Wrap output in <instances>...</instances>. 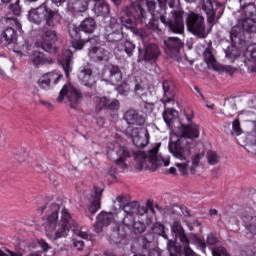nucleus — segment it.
Listing matches in <instances>:
<instances>
[{
	"mask_svg": "<svg viewBox=\"0 0 256 256\" xmlns=\"http://www.w3.org/2000/svg\"><path fill=\"white\" fill-rule=\"evenodd\" d=\"M147 212L150 211L153 215H155V208L153 207V202L151 200H148L146 202Z\"/></svg>",
	"mask_w": 256,
	"mask_h": 256,
	"instance_id": "52",
	"label": "nucleus"
},
{
	"mask_svg": "<svg viewBox=\"0 0 256 256\" xmlns=\"http://www.w3.org/2000/svg\"><path fill=\"white\" fill-rule=\"evenodd\" d=\"M123 79V74L119 66L108 64L101 73V80L109 85H119Z\"/></svg>",
	"mask_w": 256,
	"mask_h": 256,
	"instance_id": "15",
	"label": "nucleus"
},
{
	"mask_svg": "<svg viewBox=\"0 0 256 256\" xmlns=\"http://www.w3.org/2000/svg\"><path fill=\"white\" fill-rule=\"evenodd\" d=\"M133 11H135V6H130L125 9L126 16L121 17V23L126 29H130V31L135 30L136 24L135 19L137 15H133Z\"/></svg>",
	"mask_w": 256,
	"mask_h": 256,
	"instance_id": "27",
	"label": "nucleus"
},
{
	"mask_svg": "<svg viewBox=\"0 0 256 256\" xmlns=\"http://www.w3.org/2000/svg\"><path fill=\"white\" fill-rule=\"evenodd\" d=\"M160 7H166L167 6V0H157Z\"/></svg>",
	"mask_w": 256,
	"mask_h": 256,
	"instance_id": "61",
	"label": "nucleus"
},
{
	"mask_svg": "<svg viewBox=\"0 0 256 256\" xmlns=\"http://www.w3.org/2000/svg\"><path fill=\"white\" fill-rule=\"evenodd\" d=\"M6 23L7 25H12V27H15V29H17L18 31H21V23L19 22V20H17L16 17L6 18Z\"/></svg>",
	"mask_w": 256,
	"mask_h": 256,
	"instance_id": "42",
	"label": "nucleus"
},
{
	"mask_svg": "<svg viewBox=\"0 0 256 256\" xmlns=\"http://www.w3.org/2000/svg\"><path fill=\"white\" fill-rule=\"evenodd\" d=\"M206 243L208 245H215L217 243V237H215L213 234H209L207 236Z\"/></svg>",
	"mask_w": 256,
	"mask_h": 256,
	"instance_id": "51",
	"label": "nucleus"
},
{
	"mask_svg": "<svg viewBox=\"0 0 256 256\" xmlns=\"http://www.w3.org/2000/svg\"><path fill=\"white\" fill-rule=\"evenodd\" d=\"M116 203L120 205L123 209L125 208V205H127V197L125 196H117L115 199Z\"/></svg>",
	"mask_w": 256,
	"mask_h": 256,
	"instance_id": "47",
	"label": "nucleus"
},
{
	"mask_svg": "<svg viewBox=\"0 0 256 256\" xmlns=\"http://www.w3.org/2000/svg\"><path fill=\"white\" fill-rule=\"evenodd\" d=\"M76 235L78 237H81V239H89V234L87 232L83 231V230H78L76 232Z\"/></svg>",
	"mask_w": 256,
	"mask_h": 256,
	"instance_id": "53",
	"label": "nucleus"
},
{
	"mask_svg": "<svg viewBox=\"0 0 256 256\" xmlns=\"http://www.w3.org/2000/svg\"><path fill=\"white\" fill-rule=\"evenodd\" d=\"M119 107H120L119 100L115 98H108L106 109H109V111H119Z\"/></svg>",
	"mask_w": 256,
	"mask_h": 256,
	"instance_id": "37",
	"label": "nucleus"
},
{
	"mask_svg": "<svg viewBox=\"0 0 256 256\" xmlns=\"http://www.w3.org/2000/svg\"><path fill=\"white\" fill-rule=\"evenodd\" d=\"M28 20L35 25H41L45 21L48 27H56L61 21V14L58 11L51 10L47 4L43 3L37 8H31L28 12Z\"/></svg>",
	"mask_w": 256,
	"mask_h": 256,
	"instance_id": "6",
	"label": "nucleus"
},
{
	"mask_svg": "<svg viewBox=\"0 0 256 256\" xmlns=\"http://www.w3.org/2000/svg\"><path fill=\"white\" fill-rule=\"evenodd\" d=\"M206 157L209 165H217L219 163V155L213 150L208 151Z\"/></svg>",
	"mask_w": 256,
	"mask_h": 256,
	"instance_id": "36",
	"label": "nucleus"
},
{
	"mask_svg": "<svg viewBox=\"0 0 256 256\" xmlns=\"http://www.w3.org/2000/svg\"><path fill=\"white\" fill-rule=\"evenodd\" d=\"M84 45L88 47V57L95 63L107 61L111 55L103 46L99 45V37L97 36L89 38L88 40L81 39L72 41V47L76 51H81Z\"/></svg>",
	"mask_w": 256,
	"mask_h": 256,
	"instance_id": "5",
	"label": "nucleus"
},
{
	"mask_svg": "<svg viewBox=\"0 0 256 256\" xmlns=\"http://www.w3.org/2000/svg\"><path fill=\"white\" fill-rule=\"evenodd\" d=\"M29 61L34 67H41V65H53L54 61L51 57H46L41 51H34L29 56Z\"/></svg>",
	"mask_w": 256,
	"mask_h": 256,
	"instance_id": "25",
	"label": "nucleus"
},
{
	"mask_svg": "<svg viewBox=\"0 0 256 256\" xmlns=\"http://www.w3.org/2000/svg\"><path fill=\"white\" fill-rule=\"evenodd\" d=\"M161 55V50L157 44H148L144 47V50L139 48L138 61H146L147 63H155Z\"/></svg>",
	"mask_w": 256,
	"mask_h": 256,
	"instance_id": "19",
	"label": "nucleus"
},
{
	"mask_svg": "<svg viewBox=\"0 0 256 256\" xmlns=\"http://www.w3.org/2000/svg\"><path fill=\"white\" fill-rule=\"evenodd\" d=\"M243 223L249 233L256 235V216H244Z\"/></svg>",
	"mask_w": 256,
	"mask_h": 256,
	"instance_id": "32",
	"label": "nucleus"
},
{
	"mask_svg": "<svg viewBox=\"0 0 256 256\" xmlns=\"http://www.w3.org/2000/svg\"><path fill=\"white\" fill-rule=\"evenodd\" d=\"M146 6H147L148 11L151 13V15H153V11H155V1L147 0Z\"/></svg>",
	"mask_w": 256,
	"mask_h": 256,
	"instance_id": "49",
	"label": "nucleus"
},
{
	"mask_svg": "<svg viewBox=\"0 0 256 256\" xmlns=\"http://www.w3.org/2000/svg\"><path fill=\"white\" fill-rule=\"evenodd\" d=\"M67 0H52V3H54L55 5H63V3H65Z\"/></svg>",
	"mask_w": 256,
	"mask_h": 256,
	"instance_id": "60",
	"label": "nucleus"
},
{
	"mask_svg": "<svg viewBox=\"0 0 256 256\" xmlns=\"http://www.w3.org/2000/svg\"><path fill=\"white\" fill-rule=\"evenodd\" d=\"M65 97L68 99V103L72 109H77V105L83 101L81 90L71 84L63 86L58 96V101L61 103Z\"/></svg>",
	"mask_w": 256,
	"mask_h": 256,
	"instance_id": "12",
	"label": "nucleus"
},
{
	"mask_svg": "<svg viewBox=\"0 0 256 256\" xmlns=\"http://www.w3.org/2000/svg\"><path fill=\"white\" fill-rule=\"evenodd\" d=\"M243 133L241 130V123L239 122V119H236L232 122V135L239 136Z\"/></svg>",
	"mask_w": 256,
	"mask_h": 256,
	"instance_id": "41",
	"label": "nucleus"
},
{
	"mask_svg": "<svg viewBox=\"0 0 256 256\" xmlns=\"http://www.w3.org/2000/svg\"><path fill=\"white\" fill-rule=\"evenodd\" d=\"M59 209H61V207L55 203L51 204L49 207L45 225L46 235L49 239L67 237L69 231H71V227L75 224V220H73L67 208L62 209L59 221Z\"/></svg>",
	"mask_w": 256,
	"mask_h": 256,
	"instance_id": "2",
	"label": "nucleus"
},
{
	"mask_svg": "<svg viewBox=\"0 0 256 256\" xmlns=\"http://www.w3.org/2000/svg\"><path fill=\"white\" fill-rule=\"evenodd\" d=\"M42 103V105H44L45 107H51V103H49V102H47V101H42L41 102Z\"/></svg>",
	"mask_w": 256,
	"mask_h": 256,
	"instance_id": "64",
	"label": "nucleus"
},
{
	"mask_svg": "<svg viewBox=\"0 0 256 256\" xmlns=\"http://www.w3.org/2000/svg\"><path fill=\"white\" fill-rule=\"evenodd\" d=\"M171 231L172 233H175L176 237L178 235H181L182 233H185V229H183V226H181V222L174 221L171 225Z\"/></svg>",
	"mask_w": 256,
	"mask_h": 256,
	"instance_id": "38",
	"label": "nucleus"
},
{
	"mask_svg": "<svg viewBox=\"0 0 256 256\" xmlns=\"http://www.w3.org/2000/svg\"><path fill=\"white\" fill-rule=\"evenodd\" d=\"M97 28V24L93 18H86L81 24L76 28V31H83V33L91 34Z\"/></svg>",
	"mask_w": 256,
	"mask_h": 256,
	"instance_id": "30",
	"label": "nucleus"
},
{
	"mask_svg": "<svg viewBox=\"0 0 256 256\" xmlns=\"http://www.w3.org/2000/svg\"><path fill=\"white\" fill-rule=\"evenodd\" d=\"M135 93L136 95H138V97H143V88H141L140 85H136Z\"/></svg>",
	"mask_w": 256,
	"mask_h": 256,
	"instance_id": "57",
	"label": "nucleus"
},
{
	"mask_svg": "<svg viewBox=\"0 0 256 256\" xmlns=\"http://www.w3.org/2000/svg\"><path fill=\"white\" fill-rule=\"evenodd\" d=\"M7 253L3 252V250L0 249V256H23V253L13 252L11 250H7Z\"/></svg>",
	"mask_w": 256,
	"mask_h": 256,
	"instance_id": "48",
	"label": "nucleus"
},
{
	"mask_svg": "<svg viewBox=\"0 0 256 256\" xmlns=\"http://www.w3.org/2000/svg\"><path fill=\"white\" fill-rule=\"evenodd\" d=\"M115 221V216L113 212H101L97 216L96 224L94 225V229L96 233H101L104 227H109L111 223Z\"/></svg>",
	"mask_w": 256,
	"mask_h": 256,
	"instance_id": "23",
	"label": "nucleus"
},
{
	"mask_svg": "<svg viewBox=\"0 0 256 256\" xmlns=\"http://www.w3.org/2000/svg\"><path fill=\"white\" fill-rule=\"evenodd\" d=\"M163 47L168 56L179 61V58L181 57V49L183 47V41H181V39L177 37H169L163 41Z\"/></svg>",
	"mask_w": 256,
	"mask_h": 256,
	"instance_id": "16",
	"label": "nucleus"
},
{
	"mask_svg": "<svg viewBox=\"0 0 256 256\" xmlns=\"http://www.w3.org/2000/svg\"><path fill=\"white\" fill-rule=\"evenodd\" d=\"M185 117L187 121L191 122L193 121V111L189 110L188 112L185 111Z\"/></svg>",
	"mask_w": 256,
	"mask_h": 256,
	"instance_id": "58",
	"label": "nucleus"
},
{
	"mask_svg": "<svg viewBox=\"0 0 256 256\" xmlns=\"http://www.w3.org/2000/svg\"><path fill=\"white\" fill-rule=\"evenodd\" d=\"M71 61H73V52L68 49L63 50L62 56L60 58V63L62 64L66 77H69V73L70 71H72Z\"/></svg>",
	"mask_w": 256,
	"mask_h": 256,
	"instance_id": "28",
	"label": "nucleus"
},
{
	"mask_svg": "<svg viewBox=\"0 0 256 256\" xmlns=\"http://www.w3.org/2000/svg\"><path fill=\"white\" fill-rule=\"evenodd\" d=\"M186 27L190 33L196 35L200 39H205L207 37V32L205 31V18L201 14L191 12L186 18Z\"/></svg>",
	"mask_w": 256,
	"mask_h": 256,
	"instance_id": "10",
	"label": "nucleus"
},
{
	"mask_svg": "<svg viewBox=\"0 0 256 256\" xmlns=\"http://www.w3.org/2000/svg\"><path fill=\"white\" fill-rule=\"evenodd\" d=\"M73 246H74L78 251H83V249H84V247H85V242H83V240L74 239V240H73Z\"/></svg>",
	"mask_w": 256,
	"mask_h": 256,
	"instance_id": "46",
	"label": "nucleus"
},
{
	"mask_svg": "<svg viewBox=\"0 0 256 256\" xmlns=\"http://www.w3.org/2000/svg\"><path fill=\"white\" fill-rule=\"evenodd\" d=\"M244 63L252 73L256 72V44H250L247 46L244 52Z\"/></svg>",
	"mask_w": 256,
	"mask_h": 256,
	"instance_id": "24",
	"label": "nucleus"
},
{
	"mask_svg": "<svg viewBox=\"0 0 256 256\" xmlns=\"http://www.w3.org/2000/svg\"><path fill=\"white\" fill-rule=\"evenodd\" d=\"M152 231L153 233H156V235H162L164 239H169L167 235H165V226H163L162 224H154Z\"/></svg>",
	"mask_w": 256,
	"mask_h": 256,
	"instance_id": "40",
	"label": "nucleus"
},
{
	"mask_svg": "<svg viewBox=\"0 0 256 256\" xmlns=\"http://www.w3.org/2000/svg\"><path fill=\"white\" fill-rule=\"evenodd\" d=\"M112 211V213L115 215L119 213V211H123V208L114 200L112 205Z\"/></svg>",
	"mask_w": 256,
	"mask_h": 256,
	"instance_id": "50",
	"label": "nucleus"
},
{
	"mask_svg": "<svg viewBox=\"0 0 256 256\" xmlns=\"http://www.w3.org/2000/svg\"><path fill=\"white\" fill-rule=\"evenodd\" d=\"M109 29H111L112 32L107 34V41H109V43H119L115 50L120 51L121 53L124 52L128 57H131L133 51H135V44L130 41H122L123 33L121 32V25L117 23L115 18H111L107 31H109Z\"/></svg>",
	"mask_w": 256,
	"mask_h": 256,
	"instance_id": "7",
	"label": "nucleus"
},
{
	"mask_svg": "<svg viewBox=\"0 0 256 256\" xmlns=\"http://www.w3.org/2000/svg\"><path fill=\"white\" fill-rule=\"evenodd\" d=\"M124 120L128 125H138L140 127H143L145 125V117L143 115L139 114L136 110H128L124 114Z\"/></svg>",
	"mask_w": 256,
	"mask_h": 256,
	"instance_id": "26",
	"label": "nucleus"
},
{
	"mask_svg": "<svg viewBox=\"0 0 256 256\" xmlns=\"http://www.w3.org/2000/svg\"><path fill=\"white\" fill-rule=\"evenodd\" d=\"M108 100L109 98L107 96L94 97V104L96 107V111H103V109H106Z\"/></svg>",
	"mask_w": 256,
	"mask_h": 256,
	"instance_id": "33",
	"label": "nucleus"
},
{
	"mask_svg": "<svg viewBox=\"0 0 256 256\" xmlns=\"http://www.w3.org/2000/svg\"><path fill=\"white\" fill-rule=\"evenodd\" d=\"M123 211L128 215L135 213V211H137V202H129V200H127V204H125Z\"/></svg>",
	"mask_w": 256,
	"mask_h": 256,
	"instance_id": "39",
	"label": "nucleus"
},
{
	"mask_svg": "<svg viewBox=\"0 0 256 256\" xmlns=\"http://www.w3.org/2000/svg\"><path fill=\"white\" fill-rule=\"evenodd\" d=\"M161 143L155 144L147 153L138 151L135 155L136 161L141 165L142 169H157V167H169L171 158L169 156L163 157L159 155V148Z\"/></svg>",
	"mask_w": 256,
	"mask_h": 256,
	"instance_id": "4",
	"label": "nucleus"
},
{
	"mask_svg": "<svg viewBox=\"0 0 256 256\" xmlns=\"http://www.w3.org/2000/svg\"><path fill=\"white\" fill-rule=\"evenodd\" d=\"M111 9L109 8V4L105 1H98L94 5V13L97 17H105V15H109Z\"/></svg>",
	"mask_w": 256,
	"mask_h": 256,
	"instance_id": "31",
	"label": "nucleus"
},
{
	"mask_svg": "<svg viewBox=\"0 0 256 256\" xmlns=\"http://www.w3.org/2000/svg\"><path fill=\"white\" fill-rule=\"evenodd\" d=\"M103 193V189L94 188V193L91 194L89 198L90 206L88 207V213H91L89 218L93 221V215L101 209V194Z\"/></svg>",
	"mask_w": 256,
	"mask_h": 256,
	"instance_id": "22",
	"label": "nucleus"
},
{
	"mask_svg": "<svg viewBox=\"0 0 256 256\" xmlns=\"http://www.w3.org/2000/svg\"><path fill=\"white\" fill-rule=\"evenodd\" d=\"M160 21L166 25L172 33L178 35L185 33V22L183 21V11L181 10L172 11L170 17H167L166 14H161Z\"/></svg>",
	"mask_w": 256,
	"mask_h": 256,
	"instance_id": "9",
	"label": "nucleus"
},
{
	"mask_svg": "<svg viewBox=\"0 0 256 256\" xmlns=\"http://www.w3.org/2000/svg\"><path fill=\"white\" fill-rule=\"evenodd\" d=\"M204 61L208 63V65H215V56L213 55V50L211 47L205 49L203 53Z\"/></svg>",
	"mask_w": 256,
	"mask_h": 256,
	"instance_id": "35",
	"label": "nucleus"
},
{
	"mask_svg": "<svg viewBox=\"0 0 256 256\" xmlns=\"http://www.w3.org/2000/svg\"><path fill=\"white\" fill-rule=\"evenodd\" d=\"M164 95L162 98V103H164L165 110L163 112V119L168 127H171V124L173 121H175V118L178 117V113L175 111V109L167 108V104L169 103H175V92H173V82L171 81H164L162 83Z\"/></svg>",
	"mask_w": 256,
	"mask_h": 256,
	"instance_id": "8",
	"label": "nucleus"
},
{
	"mask_svg": "<svg viewBox=\"0 0 256 256\" xmlns=\"http://www.w3.org/2000/svg\"><path fill=\"white\" fill-rule=\"evenodd\" d=\"M153 107H154L153 103H147V102L144 103V108L147 110L148 113L153 112Z\"/></svg>",
	"mask_w": 256,
	"mask_h": 256,
	"instance_id": "56",
	"label": "nucleus"
},
{
	"mask_svg": "<svg viewBox=\"0 0 256 256\" xmlns=\"http://www.w3.org/2000/svg\"><path fill=\"white\" fill-rule=\"evenodd\" d=\"M196 245L200 248V249H207V244L205 242H203L201 239L197 238L196 239Z\"/></svg>",
	"mask_w": 256,
	"mask_h": 256,
	"instance_id": "55",
	"label": "nucleus"
},
{
	"mask_svg": "<svg viewBox=\"0 0 256 256\" xmlns=\"http://www.w3.org/2000/svg\"><path fill=\"white\" fill-rule=\"evenodd\" d=\"M246 18L238 20V23L232 27L230 38L235 45H245V33H256V22L253 20L255 5L253 0H247L245 5H240Z\"/></svg>",
	"mask_w": 256,
	"mask_h": 256,
	"instance_id": "3",
	"label": "nucleus"
},
{
	"mask_svg": "<svg viewBox=\"0 0 256 256\" xmlns=\"http://www.w3.org/2000/svg\"><path fill=\"white\" fill-rule=\"evenodd\" d=\"M133 229L135 233H145V224L142 222H134Z\"/></svg>",
	"mask_w": 256,
	"mask_h": 256,
	"instance_id": "43",
	"label": "nucleus"
},
{
	"mask_svg": "<svg viewBox=\"0 0 256 256\" xmlns=\"http://www.w3.org/2000/svg\"><path fill=\"white\" fill-rule=\"evenodd\" d=\"M136 15L139 17L141 23H143V21H145V17H147V12H145L141 6H137Z\"/></svg>",
	"mask_w": 256,
	"mask_h": 256,
	"instance_id": "44",
	"label": "nucleus"
},
{
	"mask_svg": "<svg viewBox=\"0 0 256 256\" xmlns=\"http://www.w3.org/2000/svg\"><path fill=\"white\" fill-rule=\"evenodd\" d=\"M194 89L200 95L201 99H205V96H203V93H201V90H199V87L196 86Z\"/></svg>",
	"mask_w": 256,
	"mask_h": 256,
	"instance_id": "62",
	"label": "nucleus"
},
{
	"mask_svg": "<svg viewBox=\"0 0 256 256\" xmlns=\"http://www.w3.org/2000/svg\"><path fill=\"white\" fill-rule=\"evenodd\" d=\"M180 242L182 243V248L177 247L175 244L177 239L168 240L167 247L170 253V256H195V252L189 247V238H187V234L182 232V234H178Z\"/></svg>",
	"mask_w": 256,
	"mask_h": 256,
	"instance_id": "11",
	"label": "nucleus"
},
{
	"mask_svg": "<svg viewBox=\"0 0 256 256\" xmlns=\"http://www.w3.org/2000/svg\"><path fill=\"white\" fill-rule=\"evenodd\" d=\"M179 131L182 137L176 142H169L168 149L175 159L181 161L175 163L180 173L182 175H188L190 171H195V167L199 165V161L203 157L202 154L194 156L191 165V147L187 145V139H199V126L197 124H181Z\"/></svg>",
	"mask_w": 256,
	"mask_h": 256,
	"instance_id": "1",
	"label": "nucleus"
},
{
	"mask_svg": "<svg viewBox=\"0 0 256 256\" xmlns=\"http://www.w3.org/2000/svg\"><path fill=\"white\" fill-rule=\"evenodd\" d=\"M63 79V74L59 71L48 72L40 77L38 85L41 89L49 91L53 89L54 85H57Z\"/></svg>",
	"mask_w": 256,
	"mask_h": 256,
	"instance_id": "20",
	"label": "nucleus"
},
{
	"mask_svg": "<svg viewBox=\"0 0 256 256\" xmlns=\"http://www.w3.org/2000/svg\"><path fill=\"white\" fill-rule=\"evenodd\" d=\"M40 245L43 249V251H47L49 249V244H47L45 241H40Z\"/></svg>",
	"mask_w": 256,
	"mask_h": 256,
	"instance_id": "59",
	"label": "nucleus"
},
{
	"mask_svg": "<svg viewBox=\"0 0 256 256\" xmlns=\"http://www.w3.org/2000/svg\"><path fill=\"white\" fill-rule=\"evenodd\" d=\"M202 10L207 15L209 25H214L217 23V12L223 13V5L214 3L211 0H202Z\"/></svg>",
	"mask_w": 256,
	"mask_h": 256,
	"instance_id": "18",
	"label": "nucleus"
},
{
	"mask_svg": "<svg viewBox=\"0 0 256 256\" xmlns=\"http://www.w3.org/2000/svg\"><path fill=\"white\" fill-rule=\"evenodd\" d=\"M225 55L229 59L230 63H235V59H237L241 54L239 50H237V47L231 46L225 51Z\"/></svg>",
	"mask_w": 256,
	"mask_h": 256,
	"instance_id": "34",
	"label": "nucleus"
},
{
	"mask_svg": "<svg viewBox=\"0 0 256 256\" xmlns=\"http://www.w3.org/2000/svg\"><path fill=\"white\" fill-rule=\"evenodd\" d=\"M17 40V34H15V29L13 27L6 28L0 34V43L3 45H11Z\"/></svg>",
	"mask_w": 256,
	"mask_h": 256,
	"instance_id": "29",
	"label": "nucleus"
},
{
	"mask_svg": "<svg viewBox=\"0 0 256 256\" xmlns=\"http://www.w3.org/2000/svg\"><path fill=\"white\" fill-rule=\"evenodd\" d=\"M58 39L55 30H47L42 34L41 41L37 42L36 45L37 47H41V49L47 53H55L57 51L55 43H57Z\"/></svg>",
	"mask_w": 256,
	"mask_h": 256,
	"instance_id": "17",
	"label": "nucleus"
},
{
	"mask_svg": "<svg viewBox=\"0 0 256 256\" xmlns=\"http://www.w3.org/2000/svg\"><path fill=\"white\" fill-rule=\"evenodd\" d=\"M136 211H138L139 215H145V213H147V206H139V204H137Z\"/></svg>",
	"mask_w": 256,
	"mask_h": 256,
	"instance_id": "54",
	"label": "nucleus"
},
{
	"mask_svg": "<svg viewBox=\"0 0 256 256\" xmlns=\"http://www.w3.org/2000/svg\"><path fill=\"white\" fill-rule=\"evenodd\" d=\"M125 135L132 139L136 147L143 148L149 145V131H147V128H135L129 126L125 130Z\"/></svg>",
	"mask_w": 256,
	"mask_h": 256,
	"instance_id": "13",
	"label": "nucleus"
},
{
	"mask_svg": "<svg viewBox=\"0 0 256 256\" xmlns=\"http://www.w3.org/2000/svg\"><path fill=\"white\" fill-rule=\"evenodd\" d=\"M10 9L14 15H21V6L19 5V0H17L14 4H11Z\"/></svg>",
	"mask_w": 256,
	"mask_h": 256,
	"instance_id": "45",
	"label": "nucleus"
},
{
	"mask_svg": "<svg viewBox=\"0 0 256 256\" xmlns=\"http://www.w3.org/2000/svg\"><path fill=\"white\" fill-rule=\"evenodd\" d=\"M78 79L84 87H89L90 89L95 87V77H93V70L89 66H81L79 68Z\"/></svg>",
	"mask_w": 256,
	"mask_h": 256,
	"instance_id": "21",
	"label": "nucleus"
},
{
	"mask_svg": "<svg viewBox=\"0 0 256 256\" xmlns=\"http://www.w3.org/2000/svg\"><path fill=\"white\" fill-rule=\"evenodd\" d=\"M106 149L107 153H111L113 151L115 155H117L116 163H125L128 157H131V151L129 148L125 147V145H122L121 138L108 142Z\"/></svg>",
	"mask_w": 256,
	"mask_h": 256,
	"instance_id": "14",
	"label": "nucleus"
},
{
	"mask_svg": "<svg viewBox=\"0 0 256 256\" xmlns=\"http://www.w3.org/2000/svg\"><path fill=\"white\" fill-rule=\"evenodd\" d=\"M226 71H228L229 73H234L235 72V68H233L231 66H226Z\"/></svg>",
	"mask_w": 256,
	"mask_h": 256,
	"instance_id": "63",
	"label": "nucleus"
}]
</instances>
